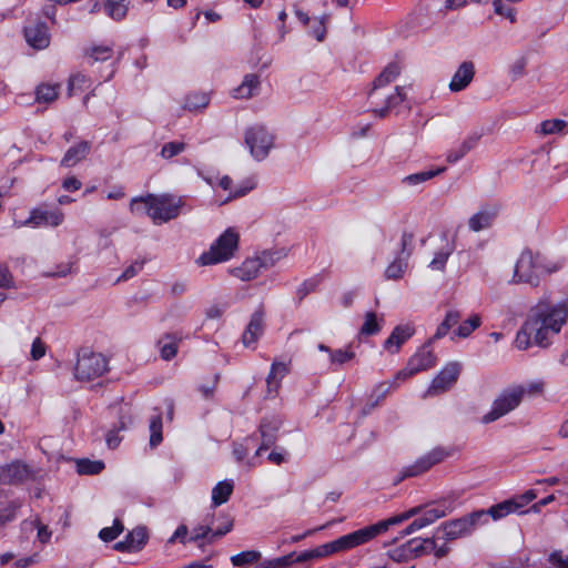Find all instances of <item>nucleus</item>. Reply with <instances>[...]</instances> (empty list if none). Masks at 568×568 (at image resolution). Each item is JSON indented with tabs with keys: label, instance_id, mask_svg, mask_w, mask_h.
<instances>
[{
	"label": "nucleus",
	"instance_id": "obj_43",
	"mask_svg": "<svg viewBox=\"0 0 568 568\" xmlns=\"http://www.w3.org/2000/svg\"><path fill=\"white\" fill-rule=\"evenodd\" d=\"M261 558V552L256 550H246L240 554H236L231 557V562L235 567H246L253 562L258 561Z\"/></svg>",
	"mask_w": 568,
	"mask_h": 568
},
{
	"label": "nucleus",
	"instance_id": "obj_26",
	"mask_svg": "<svg viewBox=\"0 0 568 568\" xmlns=\"http://www.w3.org/2000/svg\"><path fill=\"white\" fill-rule=\"evenodd\" d=\"M318 351L328 354L329 368L335 372L339 366L354 358L355 354L351 348L346 349H332L325 344L317 345Z\"/></svg>",
	"mask_w": 568,
	"mask_h": 568
},
{
	"label": "nucleus",
	"instance_id": "obj_51",
	"mask_svg": "<svg viewBox=\"0 0 568 568\" xmlns=\"http://www.w3.org/2000/svg\"><path fill=\"white\" fill-rule=\"evenodd\" d=\"M381 331V325L377 321V316L374 312H368L365 315L364 324L361 327V334L374 335Z\"/></svg>",
	"mask_w": 568,
	"mask_h": 568
},
{
	"label": "nucleus",
	"instance_id": "obj_29",
	"mask_svg": "<svg viewBox=\"0 0 568 568\" xmlns=\"http://www.w3.org/2000/svg\"><path fill=\"white\" fill-rule=\"evenodd\" d=\"M234 489L233 480H223L217 483L212 489V504L214 507L226 503Z\"/></svg>",
	"mask_w": 568,
	"mask_h": 568
},
{
	"label": "nucleus",
	"instance_id": "obj_12",
	"mask_svg": "<svg viewBox=\"0 0 568 568\" xmlns=\"http://www.w3.org/2000/svg\"><path fill=\"white\" fill-rule=\"evenodd\" d=\"M460 364L450 362L435 376L427 390L428 395L444 393L449 389L457 381L460 373Z\"/></svg>",
	"mask_w": 568,
	"mask_h": 568
},
{
	"label": "nucleus",
	"instance_id": "obj_60",
	"mask_svg": "<svg viewBox=\"0 0 568 568\" xmlns=\"http://www.w3.org/2000/svg\"><path fill=\"white\" fill-rule=\"evenodd\" d=\"M405 551L410 555V556H414V557H418L420 555H424L426 554L425 549H424V545L420 539H417V538H414V539H410L406 546H405Z\"/></svg>",
	"mask_w": 568,
	"mask_h": 568
},
{
	"label": "nucleus",
	"instance_id": "obj_42",
	"mask_svg": "<svg viewBox=\"0 0 568 568\" xmlns=\"http://www.w3.org/2000/svg\"><path fill=\"white\" fill-rule=\"evenodd\" d=\"M125 538L130 545L132 544V550L138 551L145 545L148 540V532L144 527H135L125 536Z\"/></svg>",
	"mask_w": 568,
	"mask_h": 568
},
{
	"label": "nucleus",
	"instance_id": "obj_22",
	"mask_svg": "<svg viewBox=\"0 0 568 568\" xmlns=\"http://www.w3.org/2000/svg\"><path fill=\"white\" fill-rule=\"evenodd\" d=\"M399 73L400 67L397 63H389L374 81L373 88L368 93V99L375 101L379 95V89H384L395 81Z\"/></svg>",
	"mask_w": 568,
	"mask_h": 568
},
{
	"label": "nucleus",
	"instance_id": "obj_36",
	"mask_svg": "<svg viewBox=\"0 0 568 568\" xmlns=\"http://www.w3.org/2000/svg\"><path fill=\"white\" fill-rule=\"evenodd\" d=\"M480 325L481 317L478 314H473L467 320L459 324L454 334L460 338H466Z\"/></svg>",
	"mask_w": 568,
	"mask_h": 568
},
{
	"label": "nucleus",
	"instance_id": "obj_27",
	"mask_svg": "<svg viewBox=\"0 0 568 568\" xmlns=\"http://www.w3.org/2000/svg\"><path fill=\"white\" fill-rule=\"evenodd\" d=\"M180 338L174 334H164L156 343L160 356L170 361L178 354Z\"/></svg>",
	"mask_w": 568,
	"mask_h": 568
},
{
	"label": "nucleus",
	"instance_id": "obj_63",
	"mask_svg": "<svg viewBox=\"0 0 568 568\" xmlns=\"http://www.w3.org/2000/svg\"><path fill=\"white\" fill-rule=\"evenodd\" d=\"M268 566L272 568H282L291 566L292 564H295V552H291L286 556L268 560Z\"/></svg>",
	"mask_w": 568,
	"mask_h": 568
},
{
	"label": "nucleus",
	"instance_id": "obj_49",
	"mask_svg": "<svg viewBox=\"0 0 568 568\" xmlns=\"http://www.w3.org/2000/svg\"><path fill=\"white\" fill-rule=\"evenodd\" d=\"M36 97L38 102H52L58 97V87L51 84H41L37 88Z\"/></svg>",
	"mask_w": 568,
	"mask_h": 568
},
{
	"label": "nucleus",
	"instance_id": "obj_5",
	"mask_svg": "<svg viewBox=\"0 0 568 568\" xmlns=\"http://www.w3.org/2000/svg\"><path fill=\"white\" fill-rule=\"evenodd\" d=\"M240 234L234 227L226 229L210 246L203 252L196 263L199 265H214L230 261L239 248Z\"/></svg>",
	"mask_w": 568,
	"mask_h": 568
},
{
	"label": "nucleus",
	"instance_id": "obj_59",
	"mask_svg": "<svg viewBox=\"0 0 568 568\" xmlns=\"http://www.w3.org/2000/svg\"><path fill=\"white\" fill-rule=\"evenodd\" d=\"M144 265V262L142 261H135L131 265H129L123 273L120 275V277L116 280V282L128 281L132 277H134L139 272L142 271Z\"/></svg>",
	"mask_w": 568,
	"mask_h": 568
},
{
	"label": "nucleus",
	"instance_id": "obj_46",
	"mask_svg": "<svg viewBox=\"0 0 568 568\" xmlns=\"http://www.w3.org/2000/svg\"><path fill=\"white\" fill-rule=\"evenodd\" d=\"M90 84H91L90 79L87 75H84L82 73H75V74L71 75L69 79V85H68L69 94L72 95L79 91H83V90L88 89L90 87Z\"/></svg>",
	"mask_w": 568,
	"mask_h": 568
},
{
	"label": "nucleus",
	"instance_id": "obj_8",
	"mask_svg": "<svg viewBox=\"0 0 568 568\" xmlns=\"http://www.w3.org/2000/svg\"><path fill=\"white\" fill-rule=\"evenodd\" d=\"M108 371V359L99 353L82 349L78 354L74 376L79 381H91L102 376Z\"/></svg>",
	"mask_w": 568,
	"mask_h": 568
},
{
	"label": "nucleus",
	"instance_id": "obj_54",
	"mask_svg": "<svg viewBox=\"0 0 568 568\" xmlns=\"http://www.w3.org/2000/svg\"><path fill=\"white\" fill-rule=\"evenodd\" d=\"M413 242L414 234L412 232L404 231L400 236V248L397 255L408 260L414 250Z\"/></svg>",
	"mask_w": 568,
	"mask_h": 568
},
{
	"label": "nucleus",
	"instance_id": "obj_58",
	"mask_svg": "<svg viewBox=\"0 0 568 568\" xmlns=\"http://www.w3.org/2000/svg\"><path fill=\"white\" fill-rule=\"evenodd\" d=\"M222 523L219 526L213 525V531L210 537V542H213L215 539L223 537L227 532H230L233 528V520L226 516L222 518Z\"/></svg>",
	"mask_w": 568,
	"mask_h": 568
},
{
	"label": "nucleus",
	"instance_id": "obj_28",
	"mask_svg": "<svg viewBox=\"0 0 568 568\" xmlns=\"http://www.w3.org/2000/svg\"><path fill=\"white\" fill-rule=\"evenodd\" d=\"M444 239L446 240L445 245H443L434 255V258L428 264V267L433 271H444L445 265L447 263L448 257L453 254L455 251V244L454 242H450L446 239V235H444Z\"/></svg>",
	"mask_w": 568,
	"mask_h": 568
},
{
	"label": "nucleus",
	"instance_id": "obj_50",
	"mask_svg": "<svg viewBox=\"0 0 568 568\" xmlns=\"http://www.w3.org/2000/svg\"><path fill=\"white\" fill-rule=\"evenodd\" d=\"M185 149H186V144L184 142H180V141L168 142L162 146L160 155L165 160H170V159L181 154L182 152H184Z\"/></svg>",
	"mask_w": 568,
	"mask_h": 568
},
{
	"label": "nucleus",
	"instance_id": "obj_18",
	"mask_svg": "<svg viewBox=\"0 0 568 568\" xmlns=\"http://www.w3.org/2000/svg\"><path fill=\"white\" fill-rule=\"evenodd\" d=\"M475 64L471 61H464L459 64L453 74L448 84L450 92H460L465 90L474 80Z\"/></svg>",
	"mask_w": 568,
	"mask_h": 568
},
{
	"label": "nucleus",
	"instance_id": "obj_52",
	"mask_svg": "<svg viewBox=\"0 0 568 568\" xmlns=\"http://www.w3.org/2000/svg\"><path fill=\"white\" fill-rule=\"evenodd\" d=\"M124 529L123 524L119 519H114L113 525L111 527H104L100 530L99 537L103 541H112L114 540Z\"/></svg>",
	"mask_w": 568,
	"mask_h": 568
},
{
	"label": "nucleus",
	"instance_id": "obj_2",
	"mask_svg": "<svg viewBox=\"0 0 568 568\" xmlns=\"http://www.w3.org/2000/svg\"><path fill=\"white\" fill-rule=\"evenodd\" d=\"M418 511V507L412 508L402 515L388 518L386 520H382L377 524L341 536L339 538L323 544L314 549L305 550L300 555L295 556V562L300 564L312 559L325 558L338 552H345L351 549H354L361 545L371 541L378 535L385 532L389 528V526L400 524L409 519L410 517L415 516Z\"/></svg>",
	"mask_w": 568,
	"mask_h": 568
},
{
	"label": "nucleus",
	"instance_id": "obj_40",
	"mask_svg": "<svg viewBox=\"0 0 568 568\" xmlns=\"http://www.w3.org/2000/svg\"><path fill=\"white\" fill-rule=\"evenodd\" d=\"M286 255L284 250H276V251H264L260 255L255 256L260 264L261 268L267 270L272 266H274L280 260H282Z\"/></svg>",
	"mask_w": 568,
	"mask_h": 568
},
{
	"label": "nucleus",
	"instance_id": "obj_55",
	"mask_svg": "<svg viewBox=\"0 0 568 568\" xmlns=\"http://www.w3.org/2000/svg\"><path fill=\"white\" fill-rule=\"evenodd\" d=\"M493 6L496 14L508 19L511 23L516 22V12L513 7L504 3L503 0H494Z\"/></svg>",
	"mask_w": 568,
	"mask_h": 568
},
{
	"label": "nucleus",
	"instance_id": "obj_48",
	"mask_svg": "<svg viewBox=\"0 0 568 568\" xmlns=\"http://www.w3.org/2000/svg\"><path fill=\"white\" fill-rule=\"evenodd\" d=\"M213 519L214 516H210L205 518V523L203 525H199L197 527H194L192 530V537L191 540H199L202 538H206L207 542H210V537L213 531Z\"/></svg>",
	"mask_w": 568,
	"mask_h": 568
},
{
	"label": "nucleus",
	"instance_id": "obj_41",
	"mask_svg": "<svg viewBox=\"0 0 568 568\" xmlns=\"http://www.w3.org/2000/svg\"><path fill=\"white\" fill-rule=\"evenodd\" d=\"M445 170H446V168H438L436 170H429V171L414 173V174L405 176L403 181H404V183H406L408 185H418V184H422V183L435 178L436 175L443 173Z\"/></svg>",
	"mask_w": 568,
	"mask_h": 568
},
{
	"label": "nucleus",
	"instance_id": "obj_17",
	"mask_svg": "<svg viewBox=\"0 0 568 568\" xmlns=\"http://www.w3.org/2000/svg\"><path fill=\"white\" fill-rule=\"evenodd\" d=\"M404 99V89L402 87H396L389 94H385L383 89H379L378 98H376L375 101H369L371 104L375 105L373 112L379 118H384L390 109L402 103Z\"/></svg>",
	"mask_w": 568,
	"mask_h": 568
},
{
	"label": "nucleus",
	"instance_id": "obj_3",
	"mask_svg": "<svg viewBox=\"0 0 568 568\" xmlns=\"http://www.w3.org/2000/svg\"><path fill=\"white\" fill-rule=\"evenodd\" d=\"M182 201L173 195L149 194L145 197H134L130 210L134 214L145 213L154 224L166 223L179 216Z\"/></svg>",
	"mask_w": 568,
	"mask_h": 568
},
{
	"label": "nucleus",
	"instance_id": "obj_19",
	"mask_svg": "<svg viewBox=\"0 0 568 568\" xmlns=\"http://www.w3.org/2000/svg\"><path fill=\"white\" fill-rule=\"evenodd\" d=\"M264 331V313L262 310L255 311L242 335V342L245 347H252L261 337Z\"/></svg>",
	"mask_w": 568,
	"mask_h": 568
},
{
	"label": "nucleus",
	"instance_id": "obj_21",
	"mask_svg": "<svg viewBox=\"0 0 568 568\" xmlns=\"http://www.w3.org/2000/svg\"><path fill=\"white\" fill-rule=\"evenodd\" d=\"M261 90V78L258 74H245L241 84L233 89L232 97L234 99H251L256 97Z\"/></svg>",
	"mask_w": 568,
	"mask_h": 568
},
{
	"label": "nucleus",
	"instance_id": "obj_24",
	"mask_svg": "<svg viewBox=\"0 0 568 568\" xmlns=\"http://www.w3.org/2000/svg\"><path fill=\"white\" fill-rule=\"evenodd\" d=\"M91 150V143L88 141H81L71 148H69L63 155L60 164L64 168H72L83 161Z\"/></svg>",
	"mask_w": 568,
	"mask_h": 568
},
{
	"label": "nucleus",
	"instance_id": "obj_61",
	"mask_svg": "<svg viewBox=\"0 0 568 568\" xmlns=\"http://www.w3.org/2000/svg\"><path fill=\"white\" fill-rule=\"evenodd\" d=\"M514 388H520L523 390V397L525 395H536L542 392L544 383L542 382H531L527 385H515Z\"/></svg>",
	"mask_w": 568,
	"mask_h": 568
},
{
	"label": "nucleus",
	"instance_id": "obj_4",
	"mask_svg": "<svg viewBox=\"0 0 568 568\" xmlns=\"http://www.w3.org/2000/svg\"><path fill=\"white\" fill-rule=\"evenodd\" d=\"M560 265L547 261L544 256L534 255L530 251L523 252L515 265L514 283H528L537 286L542 275L554 273Z\"/></svg>",
	"mask_w": 568,
	"mask_h": 568
},
{
	"label": "nucleus",
	"instance_id": "obj_34",
	"mask_svg": "<svg viewBox=\"0 0 568 568\" xmlns=\"http://www.w3.org/2000/svg\"><path fill=\"white\" fill-rule=\"evenodd\" d=\"M462 313L457 310H450L446 313L444 321L437 327L434 338L439 339L444 337L452 327L458 324Z\"/></svg>",
	"mask_w": 568,
	"mask_h": 568
},
{
	"label": "nucleus",
	"instance_id": "obj_39",
	"mask_svg": "<svg viewBox=\"0 0 568 568\" xmlns=\"http://www.w3.org/2000/svg\"><path fill=\"white\" fill-rule=\"evenodd\" d=\"M104 469V463L101 460H90V459H78L77 460V471L80 475H97Z\"/></svg>",
	"mask_w": 568,
	"mask_h": 568
},
{
	"label": "nucleus",
	"instance_id": "obj_1",
	"mask_svg": "<svg viewBox=\"0 0 568 568\" xmlns=\"http://www.w3.org/2000/svg\"><path fill=\"white\" fill-rule=\"evenodd\" d=\"M568 322V300L554 301L545 294L529 308L527 318L516 334L515 346L527 349L532 344L546 348Z\"/></svg>",
	"mask_w": 568,
	"mask_h": 568
},
{
	"label": "nucleus",
	"instance_id": "obj_30",
	"mask_svg": "<svg viewBox=\"0 0 568 568\" xmlns=\"http://www.w3.org/2000/svg\"><path fill=\"white\" fill-rule=\"evenodd\" d=\"M496 214L487 209L480 210L474 214L469 221L468 226L474 232H479L489 227L495 219Z\"/></svg>",
	"mask_w": 568,
	"mask_h": 568
},
{
	"label": "nucleus",
	"instance_id": "obj_53",
	"mask_svg": "<svg viewBox=\"0 0 568 568\" xmlns=\"http://www.w3.org/2000/svg\"><path fill=\"white\" fill-rule=\"evenodd\" d=\"M21 507L19 500L10 501L6 507L0 510V526H3L17 517V511Z\"/></svg>",
	"mask_w": 568,
	"mask_h": 568
},
{
	"label": "nucleus",
	"instance_id": "obj_15",
	"mask_svg": "<svg viewBox=\"0 0 568 568\" xmlns=\"http://www.w3.org/2000/svg\"><path fill=\"white\" fill-rule=\"evenodd\" d=\"M282 426V420L278 417H265L261 420L258 433L261 437V445L255 452V456H260L263 450L272 447L277 440V433Z\"/></svg>",
	"mask_w": 568,
	"mask_h": 568
},
{
	"label": "nucleus",
	"instance_id": "obj_20",
	"mask_svg": "<svg viewBox=\"0 0 568 568\" xmlns=\"http://www.w3.org/2000/svg\"><path fill=\"white\" fill-rule=\"evenodd\" d=\"M63 220L64 215L60 210L47 211L36 209L31 212L29 219L23 224H30L33 226L50 225L54 227L59 226Z\"/></svg>",
	"mask_w": 568,
	"mask_h": 568
},
{
	"label": "nucleus",
	"instance_id": "obj_31",
	"mask_svg": "<svg viewBox=\"0 0 568 568\" xmlns=\"http://www.w3.org/2000/svg\"><path fill=\"white\" fill-rule=\"evenodd\" d=\"M408 266V260L402 256H396L385 268L384 277L389 281L400 280Z\"/></svg>",
	"mask_w": 568,
	"mask_h": 568
},
{
	"label": "nucleus",
	"instance_id": "obj_35",
	"mask_svg": "<svg viewBox=\"0 0 568 568\" xmlns=\"http://www.w3.org/2000/svg\"><path fill=\"white\" fill-rule=\"evenodd\" d=\"M104 10L114 20H121L128 12V0H106Z\"/></svg>",
	"mask_w": 568,
	"mask_h": 568
},
{
	"label": "nucleus",
	"instance_id": "obj_44",
	"mask_svg": "<svg viewBox=\"0 0 568 568\" xmlns=\"http://www.w3.org/2000/svg\"><path fill=\"white\" fill-rule=\"evenodd\" d=\"M514 504L509 501V499L504 500L499 504L491 506L489 509L485 510L487 517L490 516L494 520H499L506 517L509 514L514 513Z\"/></svg>",
	"mask_w": 568,
	"mask_h": 568
},
{
	"label": "nucleus",
	"instance_id": "obj_47",
	"mask_svg": "<svg viewBox=\"0 0 568 568\" xmlns=\"http://www.w3.org/2000/svg\"><path fill=\"white\" fill-rule=\"evenodd\" d=\"M399 382L400 381H395V378H394L393 381L383 382V383H379L378 385H376L372 393V398H375V402L373 405L375 406L378 404L379 400H383L387 396V394H389V392L392 389H394L398 386Z\"/></svg>",
	"mask_w": 568,
	"mask_h": 568
},
{
	"label": "nucleus",
	"instance_id": "obj_14",
	"mask_svg": "<svg viewBox=\"0 0 568 568\" xmlns=\"http://www.w3.org/2000/svg\"><path fill=\"white\" fill-rule=\"evenodd\" d=\"M453 510L446 505H436L427 508L418 518L414 519L403 531L402 536L410 535L426 526H429L439 518L445 517Z\"/></svg>",
	"mask_w": 568,
	"mask_h": 568
},
{
	"label": "nucleus",
	"instance_id": "obj_10",
	"mask_svg": "<svg viewBox=\"0 0 568 568\" xmlns=\"http://www.w3.org/2000/svg\"><path fill=\"white\" fill-rule=\"evenodd\" d=\"M436 356L429 346L424 344L408 361L407 365L395 375V381H405L413 375L435 366Z\"/></svg>",
	"mask_w": 568,
	"mask_h": 568
},
{
	"label": "nucleus",
	"instance_id": "obj_56",
	"mask_svg": "<svg viewBox=\"0 0 568 568\" xmlns=\"http://www.w3.org/2000/svg\"><path fill=\"white\" fill-rule=\"evenodd\" d=\"M537 497V494L535 490L532 489H529L527 491H525L524 494L521 495H518V496H515L513 498L509 499V501L513 505L514 507V513L516 511H519L523 507H525L526 505H528L530 501H532L535 498Z\"/></svg>",
	"mask_w": 568,
	"mask_h": 568
},
{
	"label": "nucleus",
	"instance_id": "obj_62",
	"mask_svg": "<svg viewBox=\"0 0 568 568\" xmlns=\"http://www.w3.org/2000/svg\"><path fill=\"white\" fill-rule=\"evenodd\" d=\"M45 349L47 348L44 343L41 341L40 337H37L31 345V359L39 361L40 358H42L45 355Z\"/></svg>",
	"mask_w": 568,
	"mask_h": 568
},
{
	"label": "nucleus",
	"instance_id": "obj_57",
	"mask_svg": "<svg viewBox=\"0 0 568 568\" xmlns=\"http://www.w3.org/2000/svg\"><path fill=\"white\" fill-rule=\"evenodd\" d=\"M320 284L317 277L305 280L296 290V296L301 303L310 293L314 292Z\"/></svg>",
	"mask_w": 568,
	"mask_h": 568
},
{
	"label": "nucleus",
	"instance_id": "obj_25",
	"mask_svg": "<svg viewBox=\"0 0 568 568\" xmlns=\"http://www.w3.org/2000/svg\"><path fill=\"white\" fill-rule=\"evenodd\" d=\"M230 272L234 277L248 282L256 278L262 272V268L258 260L253 256L246 258L239 267H234Z\"/></svg>",
	"mask_w": 568,
	"mask_h": 568
},
{
	"label": "nucleus",
	"instance_id": "obj_7",
	"mask_svg": "<svg viewBox=\"0 0 568 568\" xmlns=\"http://www.w3.org/2000/svg\"><path fill=\"white\" fill-rule=\"evenodd\" d=\"M523 400V390L510 386L498 394L490 409L481 417L483 424H490L516 409Z\"/></svg>",
	"mask_w": 568,
	"mask_h": 568
},
{
	"label": "nucleus",
	"instance_id": "obj_37",
	"mask_svg": "<svg viewBox=\"0 0 568 568\" xmlns=\"http://www.w3.org/2000/svg\"><path fill=\"white\" fill-rule=\"evenodd\" d=\"M210 95L204 92L189 94L184 102V108L190 111L201 110L209 105Z\"/></svg>",
	"mask_w": 568,
	"mask_h": 568
},
{
	"label": "nucleus",
	"instance_id": "obj_33",
	"mask_svg": "<svg viewBox=\"0 0 568 568\" xmlns=\"http://www.w3.org/2000/svg\"><path fill=\"white\" fill-rule=\"evenodd\" d=\"M113 55V48L106 44L92 45L85 50V58L90 64L94 62H103L111 59Z\"/></svg>",
	"mask_w": 568,
	"mask_h": 568
},
{
	"label": "nucleus",
	"instance_id": "obj_45",
	"mask_svg": "<svg viewBox=\"0 0 568 568\" xmlns=\"http://www.w3.org/2000/svg\"><path fill=\"white\" fill-rule=\"evenodd\" d=\"M162 439V417L158 414L150 420V446L156 447L161 444Z\"/></svg>",
	"mask_w": 568,
	"mask_h": 568
},
{
	"label": "nucleus",
	"instance_id": "obj_6",
	"mask_svg": "<svg viewBox=\"0 0 568 568\" xmlns=\"http://www.w3.org/2000/svg\"><path fill=\"white\" fill-rule=\"evenodd\" d=\"M487 524L484 509L476 510L464 517L445 521L436 529V537L447 541L470 535L477 527Z\"/></svg>",
	"mask_w": 568,
	"mask_h": 568
},
{
	"label": "nucleus",
	"instance_id": "obj_38",
	"mask_svg": "<svg viewBox=\"0 0 568 568\" xmlns=\"http://www.w3.org/2000/svg\"><path fill=\"white\" fill-rule=\"evenodd\" d=\"M567 122L560 119L545 120L539 124V133L544 135L565 133Z\"/></svg>",
	"mask_w": 568,
	"mask_h": 568
},
{
	"label": "nucleus",
	"instance_id": "obj_32",
	"mask_svg": "<svg viewBox=\"0 0 568 568\" xmlns=\"http://www.w3.org/2000/svg\"><path fill=\"white\" fill-rule=\"evenodd\" d=\"M288 368L286 364L274 362L271 367V372L266 378L268 393H276L280 386L281 379L287 374Z\"/></svg>",
	"mask_w": 568,
	"mask_h": 568
},
{
	"label": "nucleus",
	"instance_id": "obj_23",
	"mask_svg": "<svg viewBox=\"0 0 568 568\" xmlns=\"http://www.w3.org/2000/svg\"><path fill=\"white\" fill-rule=\"evenodd\" d=\"M413 334L414 328L410 325H398L384 342V348L392 354L397 353L399 347L409 339Z\"/></svg>",
	"mask_w": 568,
	"mask_h": 568
},
{
	"label": "nucleus",
	"instance_id": "obj_13",
	"mask_svg": "<svg viewBox=\"0 0 568 568\" xmlns=\"http://www.w3.org/2000/svg\"><path fill=\"white\" fill-rule=\"evenodd\" d=\"M32 477V469L20 460L0 466V485H16Z\"/></svg>",
	"mask_w": 568,
	"mask_h": 568
},
{
	"label": "nucleus",
	"instance_id": "obj_11",
	"mask_svg": "<svg viewBox=\"0 0 568 568\" xmlns=\"http://www.w3.org/2000/svg\"><path fill=\"white\" fill-rule=\"evenodd\" d=\"M450 455V452L444 447H436L419 457L415 463L404 467L400 471V479L415 477L430 469L434 465L443 462Z\"/></svg>",
	"mask_w": 568,
	"mask_h": 568
},
{
	"label": "nucleus",
	"instance_id": "obj_64",
	"mask_svg": "<svg viewBox=\"0 0 568 568\" xmlns=\"http://www.w3.org/2000/svg\"><path fill=\"white\" fill-rule=\"evenodd\" d=\"M328 16L324 14L318 18L316 26L312 29V34L316 38L317 41H323L326 34L325 22L327 21Z\"/></svg>",
	"mask_w": 568,
	"mask_h": 568
},
{
	"label": "nucleus",
	"instance_id": "obj_9",
	"mask_svg": "<svg viewBox=\"0 0 568 568\" xmlns=\"http://www.w3.org/2000/svg\"><path fill=\"white\" fill-rule=\"evenodd\" d=\"M245 144L251 155L262 161L267 158L274 146V135L264 125L255 124L245 131Z\"/></svg>",
	"mask_w": 568,
	"mask_h": 568
},
{
	"label": "nucleus",
	"instance_id": "obj_16",
	"mask_svg": "<svg viewBox=\"0 0 568 568\" xmlns=\"http://www.w3.org/2000/svg\"><path fill=\"white\" fill-rule=\"evenodd\" d=\"M24 37L28 44L37 50L45 49L50 44L49 29L42 21H29L24 27Z\"/></svg>",
	"mask_w": 568,
	"mask_h": 568
}]
</instances>
